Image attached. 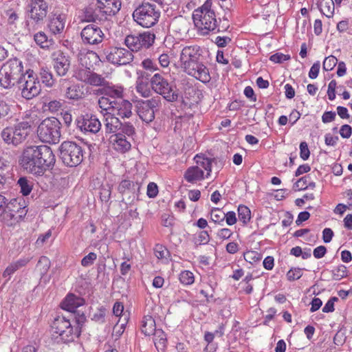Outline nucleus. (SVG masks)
<instances>
[{
	"mask_svg": "<svg viewBox=\"0 0 352 352\" xmlns=\"http://www.w3.org/2000/svg\"><path fill=\"white\" fill-rule=\"evenodd\" d=\"M55 162L52 148L46 145L27 146L19 159L20 166L35 175H43L47 170L53 168Z\"/></svg>",
	"mask_w": 352,
	"mask_h": 352,
	"instance_id": "obj_1",
	"label": "nucleus"
},
{
	"mask_svg": "<svg viewBox=\"0 0 352 352\" xmlns=\"http://www.w3.org/2000/svg\"><path fill=\"white\" fill-rule=\"evenodd\" d=\"M204 50L198 45L186 46L180 54V61L184 71L203 83L210 81L208 68L204 63Z\"/></svg>",
	"mask_w": 352,
	"mask_h": 352,
	"instance_id": "obj_2",
	"label": "nucleus"
},
{
	"mask_svg": "<svg viewBox=\"0 0 352 352\" xmlns=\"http://www.w3.org/2000/svg\"><path fill=\"white\" fill-rule=\"evenodd\" d=\"M212 0H206L205 3L192 13L195 26L201 35H208L214 32L218 27V22L214 12L211 9Z\"/></svg>",
	"mask_w": 352,
	"mask_h": 352,
	"instance_id": "obj_3",
	"label": "nucleus"
},
{
	"mask_svg": "<svg viewBox=\"0 0 352 352\" xmlns=\"http://www.w3.org/2000/svg\"><path fill=\"white\" fill-rule=\"evenodd\" d=\"M25 74L22 62L16 58H10L0 69V85L5 89H11Z\"/></svg>",
	"mask_w": 352,
	"mask_h": 352,
	"instance_id": "obj_4",
	"label": "nucleus"
},
{
	"mask_svg": "<svg viewBox=\"0 0 352 352\" xmlns=\"http://www.w3.org/2000/svg\"><path fill=\"white\" fill-rule=\"evenodd\" d=\"M160 11L156 5L148 1H142L133 11V20L143 28H151L157 23Z\"/></svg>",
	"mask_w": 352,
	"mask_h": 352,
	"instance_id": "obj_5",
	"label": "nucleus"
},
{
	"mask_svg": "<svg viewBox=\"0 0 352 352\" xmlns=\"http://www.w3.org/2000/svg\"><path fill=\"white\" fill-rule=\"evenodd\" d=\"M60 128L61 123L58 118H45L38 126V136L43 142L57 144L60 138Z\"/></svg>",
	"mask_w": 352,
	"mask_h": 352,
	"instance_id": "obj_6",
	"label": "nucleus"
},
{
	"mask_svg": "<svg viewBox=\"0 0 352 352\" xmlns=\"http://www.w3.org/2000/svg\"><path fill=\"white\" fill-rule=\"evenodd\" d=\"M60 157L67 166L75 167L80 164L84 158L82 146L74 142L65 141L59 147Z\"/></svg>",
	"mask_w": 352,
	"mask_h": 352,
	"instance_id": "obj_7",
	"label": "nucleus"
},
{
	"mask_svg": "<svg viewBox=\"0 0 352 352\" xmlns=\"http://www.w3.org/2000/svg\"><path fill=\"white\" fill-rule=\"evenodd\" d=\"M1 221L8 226H14L24 221L28 210L26 206H22L14 199L6 204Z\"/></svg>",
	"mask_w": 352,
	"mask_h": 352,
	"instance_id": "obj_8",
	"label": "nucleus"
},
{
	"mask_svg": "<svg viewBox=\"0 0 352 352\" xmlns=\"http://www.w3.org/2000/svg\"><path fill=\"white\" fill-rule=\"evenodd\" d=\"M19 90L21 91V96L26 100H30L38 96L41 91V85L34 75V72L30 69L25 71L19 82L16 84Z\"/></svg>",
	"mask_w": 352,
	"mask_h": 352,
	"instance_id": "obj_9",
	"label": "nucleus"
},
{
	"mask_svg": "<svg viewBox=\"0 0 352 352\" xmlns=\"http://www.w3.org/2000/svg\"><path fill=\"white\" fill-rule=\"evenodd\" d=\"M153 90L163 96L168 102H175L178 99V93L171 83L160 74H154L151 79Z\"/></svg>",
	"mask_w": 352,
	"mask_h": 352,
	"instance_id": "obj_10",
	"label": "nucleus"
},
{
	"mask_svg": "<svg viewBox=\"0 0 352 352\" xmlns=\"http://www.w3.org/2000/svg\"><path fill=\"white\" fill-rule=\"evenodd\" d=\"M105 60L117 66L126 65L133 60L131 51L124 47H110L103 50Z\"/></svg>",
	"mask_w": 352,
	"mask_h": 352,
	"instance_id": "obj_11",
	"label": "nucleus"
},
{
	"mask_svg": "<svg viewBox=\"0 0 352 352\" xmlns=\"http://www.w3.org/2000/svg\"><path fill=\"white\" fill-rule=\"evenodd\" d=\"M52 327L54 332L58 334L64 342L73 341L80 336V330L74 329L70 320L65 316L56 318Z\"/></svg>",
	"mask_w": 352,
	"mask_h": 352,
	"instance_id": "obj_12",
	"label": "nucleus"
},
{
	"mask_svg": "<svg viewBox=\"0 0 352 352\" xmlns=\"http://www.w3.org/2000/svg\"><path fill=\"white\" fill-rule=\"evenodd\" d=\"M155 34L151 32H144L137 36L128 35L124 39V43L129 51L138 52L142 48H148L154 43Z\"/></svg>",
	"mask_w": 352,
	"mask_h": 352,
	"instance_id": "obj_13",
	"label": "nucleus"
},
{
	"mask_svg": "<svg viewBox=\"0 0 352 352\" xmlns=\"http://www.w3.org/2000/svg\"><path fill=\"white\" fill-rule=\"evenodd\" d=\"M161 106V98L153 97L150 100L138 102V114L143 122L149 123L155 119V112Z\"/></svg>",
	"mask_w": 352,
	"mask_h": 352,
	"instance_id": "obj_14",
	"label": "nucleus"
},
{
	"mask_svg": "<svg viewBox=\"0 0 352 352\" xmlns=\"http://www.w3.org/2000/svg\"><path fill=\"white\" fill-rule=\"evenodd\" d=\"M47 8L44 0H32L27 16V25L43 24L47 16Z\"/></svg>",
	"mask_w": 352,
	"mask_h": 352,
	"instance_id": "obj_15",
	"label": "nucleus"
},
{
	"mask_svg": "<svg viewBox=\"0 0 352 352\" xmlns=\"http://www.w3.org/2000/svg\"><path fill=\"white\" fill-rule=\"evenodd\" d=\"M100 61V56L97 53L93 51H88L87 53L80 55V63L82 65H85L84 68H80L76 74V78L85 82L87 83V80L91 75L92 70L90 67H91V62H94L96 63Z\"/></svg>",
	"mask_w": 352,
	"mask_h": 352,
	"instance_id": "obj_16",
	"label": "nucleus"
},
{
	"mask_svg": "<svg viewBox=\"0 0 352 352\" xmlns=\"http://www.w3.org/2000/svg\"><path fill=\"white\" fill-rule=\"evenodd\" d=\"M76 125L85 133L96 134L101 129V122L96 116L85 114L76 120Z\"/></svg>",
	"mask_w": 352,
	"mask_h": 352,
	"instance_id": "obj_17",
	"label": "nucleus"
},
{
	"mask_svg": "<svg viewBox=\"0 0 352 352\" xmlns=\"http://www.w3.org/2000/svg\"><path fill=\"white\" fill-rule=\"evenodd\" d=\"M54 69L59 76H65L69 72L71 66L70 56L60 50L54 52L52 54Z\"/></svg>",
	"mask_w": 352,
	"mask_h": 352,
	"instance_id": "obj_18",
	"label": "nucleus"
},
{
	"mask_svg": "<svg viewBox=\"0 0 352 352\" xmlns=\"http://www.w3.org/2000/svg\"><path fill=\"white\" fill-rule=\"evenodd\" d=\"M80 35L83 43L89 45L100 43L104 38V34L101 29L94 24L85 27Z\"/></svg>",
	"mask_w": 352,
	"mask_h": 352,
	"instance_id": "obj_19",
	"label": "nucleus"
},
{
	"mask_svg": "<svg viewBox=\"0 0 352 352\" xmlns=\"http://www.w3.org/2000/svg\"><path fill=\"white\" fill-rule=\"evenodd\" d=\"M97 8L108 16H115L122 7L121 0H97Z\"/></svg>",
	"mask_w": 352,
	"mask_h": 352,
	"instance_id": "obj_20",
	"label": "nucleus"
},
{
	"mask_svg": "<svg viewBox=\"0 0 352 352\" xmlns=\"http://www.w3.org/2000/svg\"><path fill=\"white\" fill-rule=\"evenodd\" d=\"M103 117L106 133H112L113 135L120 133L122 122L118 117L114 116V113H103Z\"/></svg>",
	"mask_w": 352,
	"mask_h": 352,
	"instance_id": "obj_21",
	"label": "nucleus"
},
{
	"mask_svg": "<svg viewBox=\"0 0 352 352\" xmlns=\"http://www.w3.org/2000/svg\"><path fill=\"white\" fill-rule=\"evenodd\" d=\"M65 16L63 14H51L49 16L47 27L53 34H60L64 30Z\"/></svg>",
	"mask_w": 352,
	"mask_h": 352,
	"instance_id": "obj_22",
	"label": "nucleus"
},
{
	"mask_svg": "<svg viewBox=\"0 0 352 352\" xmlns=\"http://www.w3.org/2000/svg\"><path fill=\"white\" fill-rule=\"evenodd\" d=\"M113 111L114 116H120L121 118H129L132 115V104L127 100H122L113 103Z\"/></svg>",
	"mask_w": 352,
	"mask_h": 352,
	"instance_id": "obj_23",
	"label": "nucleus"
},
{
	"mask_svg": "<svg viewBox=\"0 0 352 352\" xmlns=\"http://www.w3.org/2000/svg\"><path fill=\"white\" fill-rule=\"evenodd\" d=\"M15 138V146L23 142L31 131V125L28 122L18 123L13 128Z\"/></svg>",
	"mask_w": 352,
	"mask_h": 352,
	"instance_id": "obj_24",
	"label": "nucleus"
},
{
	"mask_svg": "<svg viewBox=\"0 0 352 352\" xmlns=\"http://www.w3.org/2000/svg\"><path fill=\"white\" fill-rule=\"evenodd\" d=\"M85 302L83 298L76 296L73 294H68L61 302L62 309L71 313L76 311V309L82 306Z\"/></svg>",
	"mask_w": 352,
	"mask_h": 352,
	"instance_id": "obj_25",
	"label": "nucleus"
},
{
	"mask_svg": "<svg viewBox=\"0 0 352 352\" xmlns=\"http://www.w3.org/2000/svg\"><path fill=\"white\" fill-rule=\"evenodd\" d=\"M110 139L113 144L114 148L120 153H125L131 147V142L122 133H120L112 135L110 137Z\"/></svg>",
	"mask_w": 352,
	"mask_h": 352,
	"instance_id": "obj_26",
	"label": "nucleus"
},
{
	"mask_svg": "<svg viewBox=\"0 0 352 352\" xmlns=\"http://www.w3.org/2000/svg\"><path fill=\"white\" fill-rule=\"evenodd\" d=\"M184 178L190 183L201 181L204 179V170L199 166H190L186 170Z\"/></svg>",
	"mask_w": 352,
	"mask_h": 352,
	"instance_id": "obj_27",
	"label": "nucleus"
},
{
	"mask_svg": "<svg viewBox=\"0 0 352 352\" xmlns=\"http://www.w3.org/2000/svg\"><path fill=\"white\" fill-rule=\"evenodd\" d=\"M100 92L107 97L116 98L118 102L120 100H124V89L122 87L107 85L100 90Z\"/></svg>",
	"mask_w": 352,
	"mask_h": 352,
	"instance_id": "obj_28",
	"label": "nucleus"
},
{
	"mask_svg": "<svg viewBox=\"0 0 352 352\" xmlns=\"http://www.w3.org/2000/svg\"><path fill=\"white\" fill-rule=\"evenodd\" d=\"M34 40L36 45L44 50H50L53 47L55 42L53 38H50L44 32H38L34 35Z\"/></svg>",
	"mask_w": 352,
	"mask_h": 352,
	"instance_id": "obj_29",
	"label": "nucleus"
},
{
	"mask_svg": "<svg viewBox=\"0 0 352 352\" xmlns=\"http://www.w3.org/2000/svg\"><path fill=\"white\" fill-rule=\"evenodd\" d=\"M16 185L20 188V192L23 196L29 195L34 187V179L30 177H20L16 182Z\"/></svg>",
	"mask_w": 352,
	"mask_h": 352,
	"instance_id": "obj_30",
	"label": "nucleus"
},
{
	"mask_svg": "<svg viewBox=\"0 0 352 352\" xmlns=\"http://www.w3.org/2000/svg\"><path fill=\"white\" fill-rule=\"evenodd\" d=\"M82 86L78 84H73L67 88L65 97L69 100H78L84 97Z\"/></svg>",
	"mask_w": 352,
	"mask_h": 352,
	"instance_id": "obj_31",
	"label": "nucleus"
},
{
	"mask_svg": "<svg viewBox=\"0 0 352 352\" xmlns=\"http://www.w3.org/2000/svg\"><path fill=\"white\" fill-rule=\"evenodd\" d=\"M141 331L146 336L153 335L156 331L155 321L151 316H146L143 318Z\"/></svg>",
	"mask_w": 352,
	"mask_h": 352,
	"instance_id": "obj_32",
	"label": "nucleus"
},
{
	"mask_svg": "<svg viewBox=\"0 0 352 352\" xmlns=\"http://www.w3.org/2000/svg\"><path fill=\"white\" fill-rule=\"evenodd\" d=\"M335 3L333 0H320L317 3L318 8L320 12L328 18L333 16L334 13Z\"/></svg>",
	"mask_w": 352,
	"mask_h": 352,
	"instance_id": "obj_33",
	"label": "nucleus"
},
{
	"mask_svg": "<svg viewBox=\"0 0 352 352\" xmlns=\"http://www.w3.org/2000/svg\"><path fill=\"white\" fill-rule=\"evenodd\" d=\"M195 160L197 164L196 166H199V167H201L202 170H206V177L208 178L210 175L212 169V163L214 161V160L205 157L203 155H197L195 157Z\"/></svg>",
	"mask_w": 352,
	"mask_h": 352,
	"instance_id": "obj_34",
	"label": "nucleus"
},
{
	"mask_svg": "<svg viewBox=\"0 0 352 352\" xmlns=\"http://www.w3.org/2000/svg\"><path fill=\"white\" fill-rule=\"evenodd\" d=\"M153 342L155 347L159 349H164L166 344V335L162 329H156L153 333Z\"/></svg>",
	"mask_w": 352,
	"mask_h": 352,
	"instance_id": "obj_35",
	"label": "nucleus"
},
{
	"mask_svg": "<svg viewBox=\"0 0 352 352\" xmlns=\"http://www.w3.org/2000/svg\"><path fill=\"white\" fill-rule=\"evenodd\" d=\"M86 84L96 87H104L109 84L106 79L100 74L92 71Z\"/></svg>",
	"mask_w": 352,
	"mask_h": 352,
	"instance_id": "obj_36",
	"label": "nucleus"
},
{
	"mask_svg": "<svg viewBox=\"0 0 352 352\" xmlns=\"http://www.w3.org/2000/svg\"><path fill=\"white\" fill-rule=\"evenodd\" d=\"M1 137L5 143L15 146L14 132L12 127H6L1 133Z\"/></svg>",
	"mask_w": 352,
	"mask_h": 352,
	"instance_id": "obj_37",
	"label": "nucleus"
},
{
	"mask_svg": "<svg viewBox=\"0 0 352 352\" xmlns=\"http://www.w3.org/2000/svg\"><path fill=\"white\" fill-rule=\"evenodd\" d=\"M41 79L47 87H51L55 82L53 74L48 69H41L40 72Z\"/></svg>",
	"mask_w": 352,
	"mask_h": 352,
	"instance_id": "obj_38",
	"label": "nucleus"
},
{
	"mask_svg": "<svg viewBox=\"0 0 352 352\" xmlns=\"http://www.w3.org/2000/svg\"><path fill=\"white\" fill-rule=\"evenodd\" d=\"M114 102H116V101H110L109 98L105 95H103V96L100 97L98 100V105L102 111H104V113L112 112Z\"/></svg>",
	"mask_w": 352,
	"mask_h": 352,
	"instance_id": "obj_39",
	"label": "nucleus"
},
{
	"mask_svg": "<svg viewBox=\"0 0 352 352\" xmlns=\"http://www.w3.org/2000/svg\"><path fill=\"white\" fill-rule=\"evenodd\" d=\"M238 217L241 221L247 224L251 219V212L248 207L240 205L238 207Z\"/></svg>",
	"mask_w": 352,
	"mask_h": 352,
	"instance_id": "obj_40",
	"label": "nucleus"
},
{
	"mask_svg": "<svg viewBox=\"0 0 352 352\" xmlns=\"http://www.w3.org/2000/svg\"><path fill=\"white\" fill-rule=\"evenodd\" d=\"M50 261L47 256H43L39 258L36 268L39 270L42 276L47 274L50 267Z\"/></svg>",
	"mask_w": 352,
	"mask_h": 352,
	"instance_id": "obj_41",
	"label": "nucleus"
},
{
	"mask_svg": "<svg viewBox=\"0 0 352 352\" xmlns=\"http://www.w3.org/2000/svg\"><path fill=\"white\" fill-rule=\"evenodd\" d=\"M120 133L131 138H133V136L136 133L133 124L130 122H122V127H120Z\"/></svg>",
	"mask_w": 352,
	"mask_h": 352,
	"instance_id": "obj_42",
	"label": "nucleus"
},
{
	"mask_svg": "<svg viewBox=\"0 0 352 352\" xmlns=\"http://www.w3.org/2000/svg\"><path fill=\"white\" fill-rule=\"evenodd\" d=\"M136 91L144 98L149 97L151 94V91L150 90L148 83L143 82L142 80L137 81Z\"/></svg>",
	"mask_w": 352,
	"mask_h": 352,
	"instance_id": "obj_43",
	"label": "nucleus"
},
{
	"mask_svg": "<svg viewBox=\"0 0 352 352\" xmlns=\"http://www.w3.org/2000/svg\"><path fill=\"white\" fill-rule=\"evenodd\" d=\"M12 180L5 175L0 174V194L3 195L8 192L12 187Z\"/></svg>",
	"mask_w": 352,
	"mask_h": 352,
	"instance_id": "obj_44",
	"label": "nucleus"
},
{
	"mask_svg": "<svg viewBox=\"0 0 352 352\" xmlns=\"http://www.w3.org/2000/svg\"><path fill=\"white\" fill-rule=\"evenodd\" d=\"M211 220L215 223L221 224L225 220V213L218 208H214L211 210Z\"/></svg>",
	"mask_w": 352,
	"mask_h": 352,
	"instance_id": "obj_45",
	"label": "nucleus"
},
{
	"mask_svg": "<svg viewBox=\"0 0 352 352\" xmlns=\"http://www.w3.org/2000/svg\"><path fill=\"white\" fill-rule=\"evenodd\" d=\"M347 276L346 266L340 265L332 270V277L334 280H340Z\"/></svg>",
	"mask_w": 352,
	"mask_h": 352,
	"instance_id": "obj_46",
	"label": "nucleus"
},
{
	"mask_svg": "<svg viewBox=\"0 0 352 352\" xmlns=\"http://www.w3.org/2000/svg\"><path fill=\"white\" fill-rule=\"evenodd\" d=\"M138 185V184H135L133 182L130 180H122L119 186H118V190L120 193L124 194L126 193V190L133 191L135 190V186Z\"/></svg>",
	"mask_w": 352,
	"mask_h": 352,
	"instance_id": "obj_47",
	"label": "nucleus"
},
{
	"mask_svg": "<svg viewBox=\"0 0 352 352\" xmlns=\"http://www.w3.org/2000/svg\"><path fill=\"white\" fill-rule=\"evenodd\" d=\"M262 255L256 251H247L244 253V258L246 261L253 264L261 261Z\"/></svg>",
	"mask_w": 352,
	"mask_h": 352,
	"instance_id": "obj_48",
	"label": "nucleus"
},
{
	"mask_svg": "<svg viewBox=\"0 0 352 352\" xmlns=\"http://www.w3.org/2000/svg\"><path fill=\"white\" fill-rule=\"evenodd\" d=\"M74 318L75 319L77 327L74 328V329H79L80 333H81L82 327L87 321L86 316H85L83 312H80V311H76V312L72 314Z\"/></svg>",
	"mask_w": 352,
	"mask_h": 352,
	"instance_id": "obj_49",
	"label": "nucleus"
},
{
	"mask_svg": "<svg viewBox=\"0 0 352 352\" xmlns=\"http://www.w3.org/2000/svg\"><path fill=\"white\" fill-rule=\"evenodd\" d=\"M179 280L184 285H191L195 281L193 274L190 271H184L179 275Z\"/></svg>",
	"mask_w": 352,
	"mask_h": 352,
	"instance_id": "obj_50",
	"label": "nucleus"
},
{
	"mask_svg": "<svg viewBox=\"0 0 352 352\" xmlns=\"http://www.w3.org/2000/svg\"><path fill=\"white\" fill-rule=\"evenodd\" d=\"M338 63V59L334 56H329L324 58L322 67L325 71H331Z\"/></svg>",
	"mask_w": 352,
	"mask_h": 352,
	"instance_id": "obj_51",
	"label": "nucleus"
},
{
	"mask_svg": "<svg viewBox=\"0 0 352 352\" xmlns=\"http://www.w3.org/2000/svg\"><path fill=\"white\" fill-rule=\"evenodd\" d=\"M302 269L299 267L292 268L287 273V278L289 281H294L299 279L302 276Z\"/></svg>",
	"mask_w": 352,
	"mask_h": 352,
	"instance_id": "obj_52",
	"label": "nucleus"
},
{
	"mask_svg": "<svg viewBox=\"0 0 352 352\" xmlns=\"http://www.w3.org/2000/svg\"><path fill=\"white\" fill-rule=\"evenodd\" d=\"M11 117L10 107L4 101H0V120L8 119Z\"/></svg>",
	"mask_w": 352,
	"mask_h": 352,
	"instance_id": "obj_53",
	"label": "nucleus"
},
{
	"mask_svg": "<svg viewBox=\"0 0 352 352\" xmlns=\"http://www.w3.org/2000/svg\"><path fill=\"white\" fill-rule=\"evenodd\" d=\"M85 20L88 22H95L98 19V15L95 13L93 8L89 6L84 10Z\"/></svg>",
	"mask_w": 352,
	"mask_h": 352,
	"instance_id": "obj_54",
	"label": "nucleus"
},
{
	"mask_svg": "<svg viewBox=\"0 0 352 352\" xmlns=\"http://www.w3.org/2000/svg\"><path fill=\"white\" fill-rule=\"evenodd\" d=\"M210 241V236L207 231H201L195 241L196 245L207 244Z\"/></svg>",
	"mask_w": 352,
	"mask_h": 352,
	"instance_id": "obj_55",
	"label": "nucleus"
},
{
	"mask_svg": "<svg viewBox=\"0 0 352 352\" xmlns=\"http://www.w3.org/2000/svg\"><path fill=\"white\" fill-rule=\"evenodd\" d=\"M97 258V255L94 252H90L81 260V265L83 267H89L94 264Z\"/></svg>",
	"mask_w": 352,
	"mask_h": 352,
	"instance_id": "obj_56",
	"label": "nucleus"
},
{
	"mask_svg": "<svg viewBox=\"0 0 352 352\" xmlns=\"http://www.w3.org/2000/svg\"><path fill=\"white\" fill-rule=\"evenodd\" d=\"M291 58L288 54H284L282 53H276L270 57V60L276 63H281L283 61L288 60Z\"/></svg>",
	"mask_w": 352,
	"mask_h": 352,
	"instance_id": "obj_57",
	"label": "nucleus"
},
{
	"mask_svg": "<svg viewBox=\"0 0 352 352\" xmlns=\"http://www.w3.org/2000/svg\"><path fill=\"white\" fill-rule=\"evenodd\" d=\"M63 104V102H62L61 100H54L49 102L46 107H47L48 110L50 112L55 113L61 109Z\"/></svg>",
	"mask_w": 352,
	"mask_h": 352,
	"instance_id": "obj_58",
	"label": "nucleus"
},
{
	"mask_svg": "<svg viewBox=\"0 0 352 352\" xmlns=\"http://www.w3.org/2000/svg\"><path fill=\"white\" fill-rule=\"evenodd\" d=\"M111 188L109 186H102L100 189V198L102 202H107L111 197Z\"/></svg>",
	"mask_w": 352,
	"mask_h": 352,
	"instance_id": "obj_59",
	"label": "nucleus"
},
{
	"mask_svg": "<svg viewBox=\"0 0 352 352\" xmlns=\"http://www.w3.org/2000/svg\"><path fill=\"white\" fill-rule=\"evenodd\" d=\"M310 155V151L307 142H302L300 144V156L303 160H307Z\"/></svg>",
	"mask_w": 352,
	"mask_h": 352,
	"instance_id": "obj_60",
	"label": "nucleus"
},
{
	"mask_svg": "<svg viewBox=\"0 0 352 352\" xmlns=\"http://www.w3.org/2000/svg\"><path fill=\"white\" fill-rule=\"evenodd\" d=\"M147 195L150 198L155 197L158 194V187L154 182H150L147 186Z\"/></svg>",
	"mask_w": 352,
	"mask_h": 352,
	"instance_id": "obj_61",
	"label": "nucleus"
},
{
	"mask_svg": "<svg viewBox=\"0 0 352 352\" xmlns=\"http://www.w3.org/2000/svg\"><path fill=\"white\" fill-rule=\"evenodd\" d=\"M142 66L144 69L146 70H149L151 72H153L157 69V66L155 63L153 61V60L150 58H146L142 62Z\"/></svg>",
	"mask_w": 352,
	"mask_h": 352,
	"instance_id": "obj_62",
	"label": "nucleus"
},
{
	"mask_svg": "<svg viewBox=\"0 0 352 352\" xmlns=\"http://www.w3.org/2000/svg\"><path fill=\"white\" fill-rule=\"evenodd\" d=\"M337 297H331L324 305L322 308V311L324 313H329L334 311V302L338 301Z\"/></svg>",
	"mask_w": 352,
	"mask_h": 352,
	"instance_id": "obj_63",
	"label": "nucleus"
},
{
	"mask_svg": "<svg viewBox=\"0 0 352 352\" xmlns=\"http://www.w3.org/2000/svg\"><path fill=\"white\" fill-rule=\"evenodd\" d=\"M320 67V63L319 61L314 63L309 70V77L311 79L316 78L319 74Z\"/></svg>",
	"mask_w": 352,
	"mask_h": 352,
	"instance_id": "obj_64",
	"label": "nucleus"
}]
</instances>
